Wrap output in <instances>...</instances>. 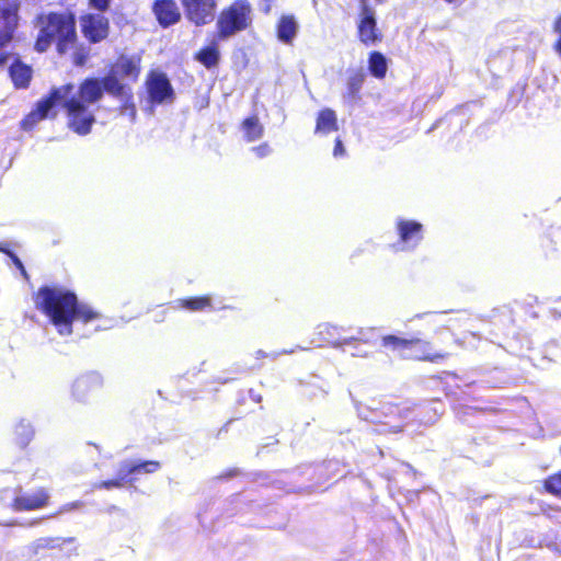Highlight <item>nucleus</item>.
I'll use <instances>...</instances> for the list:
<instances>
[{
	"label": "nucleus",
	"instance_id": "obj_26",
	"mask_svg": "<svg viewBox=\"0 0 561 561\" xmlns=\"http://www.w3.org/2000/svg\"><path fill=\"white\" fill-rule=\"evenodd\" d=\"M241 128L244 134V139L248 142H253L262 138L264 134V127L260 123V119L257 115H251L249 117H245L241 122Z\"/></svg>",
	"mask_w": 561,
	"mask_h": 561
},
{
	"label": "nucleus",
	"instance_id": "obj_27",
	"mask_svg": "<svg viewBox=\"0 0 561 561\" xmlns=\"http://www.w3.org/2000/svg\"><path fill=\"white\" fill-rule=\"evenodd\" d=\"M559 453L561 455V445L559 448ZM542 493H546L552 497L561 500V468L550 474H548L545 479L540 481Z\"/></svg>",
	"mask_w": 561,
	"mask_h": 561
},
{
	"label": "nucleus",
	"instance_id": "obj_21",
	"mask_svg": "<svg viewBox=\"0 0 561 561\" xmlns=\"http://www.w3.org/2000/svg\"><path fill=\"white\" fill-rule=\"evenodd\" d=\"M102 387V378L99 374L90 373L78 377L73 382V391L78 396L94 392Z\"/></svg>",
	"mask_w": 561,
	"mask_h": 561
},
{
	"label": "nucleus",
	"instance_id": "obj_35",
	"mask_svg": "<svg viewBox=\"0 0 561 561\" xmlns=\"http://www.w3.org/2000/svg\"><path fill=\"white\" fill-rule=\"evenodd\" d=\"M116 99H122L124 102L121 106V110L122 111H127L128 114L130 115L131 117V121H135L136 118V115H137V110H136V105L133 101V95L127 99L126 96H115Z\"/></svg>",
	"mask_w": 561,
	"mask_h": 561
},
{
	"label": "nucleus",
	"instance_id": "obj_43",
	"mask_svg": "<svg viewBox=\"0 0 561 561\" xmlns=\"http://www.w3.org/2000/svg\"><path fill=\"white\" fill-rule=\"evenodd\" d=\"M385 0H376L377 3H382Z\"/></svg>",
	"mask_w": 561,
	"mask_h": 561
},
{
	"label": "nucleus",
	"instance_id": "obj_42",
	"mask_svg": "<svg viewBox=\"0 0 561 561\" xmlns=\"http://www.w3.org/2000/svg\"><path fill=\"white\" fill-rule=\"evenodd\" d=\"M359 1H360V5H368L367 0H359Z\"/></svg>",
	"mask_w": 561,
	"mask_h": 561
},
{
	"label": "nucleus",
	"instance_id": "obj_18",
	"mask_svg": "<svg viewBox=\"0 0 561 561\" xmlns=\"http://www.w3.org/2000/svg\"><path fill=\"white\" fill-rule=\"evenodd\" d=\"M299 23L294 14H282L275 24V34L278 42L293 45L298 34Z\"/></svg>",
	"mask_w": 561,
	"mask_h": 561
},
{
	"label": "nucleus",
	"instance_id": "obj_19",
	"mask_svg": "<svg viewBox=\"0 0 561 561\" xmlns=\"http://www.w3.org/2000/svg\"><path fill=\"white\" fill-rule=\"evenodd\" d=\"M366 79V73L362 68L348 69L346 78L345 99L351 102L360 100V90Z\"/></svg>",
	"mask_w": 561,
	"mask_h": 561
},
{
	"label": "nucleus",
	"instance_id": "obj_29",
	"mask_svg": "<svg viewBox=\"0 0 561 561\" xmlns=\"http://www.w3.org/2000/svg\"><path fill=\"white\" fill-rule=\"evenodd\" d=\"M125 474L129 478L133 474H137L140 472L145 473H153L158 471L161 467L160 462L157 460H145L140 462H123Z\"/></svg>",
	"mask_w": 561,
	"mask_h": 561
},
{
	"label": "nucleus",
	"instance_id": "obj_25",
	"mask_svg": "<svg viewBox=\"0 0 561 561\" xmlns=\"http://www.w3.org/2000/svg\"><path fill=\"white\" fill-rule=\"evenodd\" d=\"M368 71L378 80H382L387 76L388 60L385 55L378 50H373L368 54Z\"/></svg>",
	"mask_w": 561,
	"mask_h": 561
},
{
	"label": "nucleus",
	"instance_id": "obj_41",
	"mask_svg": "<svg viewBox=\"0 0 561 561\" xmlns=\"http://www.w3.org/2000/svg\"><path fill=\"white\" fill-rule=\"evenodd\" d=\"M442 1L445 3H448V4H455V3L465 2L466 0H442Z\"/></svg>",
	"mask_w": 561,
	"mask_h": 561
},
{
	"label": "nucleus",
	"instance_id": "obj_32",
	"mask_svg": "<svg viewBox=\"0 0 561 561\" xmlns=\"http://www.w3.org/2000/svg\"><path fill=\"white\" fill-rule=\"evenodd\" d=\"M73 49L71 55V60L75 66L82 67L84 66L90 58V48L84 44L78 43L71 48Z\"/></svg>",
	"mask_w": 561,
	"mask_h": 561
},
{
	"label": "nucleus",
	"instance_id": "obj_31",
	"mask_svg": "<svg viewBox=\"0 0 561 561\" xmlns=\"http://www.w3.org/2000/svg\"><path fill=\"white\" fill-rule=\"evenodd\" d=\"M34 436V430L24 423L18 424L15 428V442L21 448H25Z\"/></svg>",
	"mask_w": 561,
	"mask_h": 561
},
{
	"label": "nucleus",
	"instance_id": "obj_40",
	"mask_svg": "<svg viewBox=\"0 0 561 561\" xmlns=\"http://www.w3.org/2000/svg\"><path fill=\"white\" fill-rule=\"evenodd\" d=\"M241 473L240 469L238 468H229L225 472H222L219 478L220 479H232L238 477Z\"/></svg>",
	"mask_w": 561,
	"mask_h": 561
},
{
	"label": "nucleus",
	"instance_id": "obj_5",
	"mask_svg": "<svg viewBox=\"0 0 561 561\" xmlns=\"http://www.w3.org/2000/svg\"><path fill=\"white\" fill-rule=\"evenodd\" d=\"M440 335L444 345L439 348L433 347L432 343H422L417 337L404 339L394 334L383 335L380 345L404 359L438 363L449 357L447 348L451 343V336L447 331L442 332Z\"/></svg>",
	"mask_w": 561,
	"mask_h": 561
},
{
	"label": "nucleus",
	"instance_id": "obj_8",
	"mask_svg": "<svg viewBox=\"0 0 561 561\" xmlns=\"http://www.w3.org/2000/svg\"><path fill=\"white\" fill-rule=\"evenodd\" d=\"M409 408L400 402H383L376 415L375 423L382 425L385 432L400 433L404 425Z\"/></svg>",
	"mask_w": 561,
	"mask_h": 561
},
{
	"label": "nucleus",
	"instance_id": "obj_12",
	"mask_svg": "<svg viewBox=\"0 0 561 561\" xmlns=\"http://www.w3.org/2000/svg\"><path fill=\"white\" fill-rule=\"evenodd\" d=\"M148 100L152 104L171 103L174 98L173 87L164 72L150 71L146 79Z\"/></svg>",
	"mask_w": 561,
	"mask_h": 561
},
{
	"label": "nucleus",
	"instance_id": "obj_38",
	"mask_svg": "<svg viewBox=\"0 0 561 561\" xmlns=\"http://www.w3.org/2000/svg\"><path fill=\"white\" fill-rule=\"evenodd\" d=\"M7 253L10 255V257H11V260H12L13 264H14V265L16 266V268L21 272L22 276H23L25 279H28V274H27V272H26V270H25V267H24V265H23L22 261H21V260H20V259L14 254V253H12V252H10V251H8Z\"/></svg>",
	"mask_w": 561,
	"mask_h": 561
},
{
	"label": "nucleus",
	"instance_id": "obj_39",
	"mask_svg": "<svg viewBox=\"0 0 561 561\" xmlns=\"http://www.w3.org/2000/svg\"><path fill=\"white\" fill-rule=\"evenodd\" d=\"M333 156L335 158L345 156V148L340 137H336L334 140Z\"/></svg>",
	"mask_w": 561,
	"mask_h": 561
},
{
	"label": "nucleus",
	"instance_id": "obj_9",
	"mask_svg": "<svg viewBox=\"0 0 561 561\" xmlns=\"http://www.w3.org/2000/svg\"><path fill=\"white\" fill-rule=\"evenodd\" d=\"M185 18L195 26H205L216 18L217 0H180Z\"/></svg>",
	"mask_w": 561,
	"mask_h": 561
},
{
	"label": "nucleus",
	"instance_id": "obj_24",
	"mask_svg": "<svg viewBox=\"0 0 561 561\" xmlns=\"http://www.w3.org/2000/svg\"><path fill=\"white\" fill-rule=\"evenodd\" d=\"M341 328L333 324H324L320 327L319 334L322 336L323 342L331 346H343L351 344L355 339L347 337L340 334Z\"/></svg>",
	"mask_w": 561,
	"mask_h": 561
},
{
	"label": "nucleus",
	"instance_id": "obj_10",
	"mask_svg": "<svg viewBox=\"0 0 561 561\" xmlns=\"http://www.w3.org/2000/svg\"><path fill=\"white\" fill-rule=\"evenodd\" d=\"M80 30L89 44H99L110 35V20L100 13H84L80 16Z\"/></svg>",
	"mask_w": 561,
	"mask_h": 561
},
{
	"label": "nucleus",
	"instance_id": "obj_20",
	"mask_svg": "<svg viewBox=\"0 0 561 561\" xmlns=\"http://www.w3.org/2000/svg\"><path fill=\"white\" fill-rule=\"evenodd\" d=\"M339 129L337 117L332 108L325 107L318 112L316 118V134L328 135Z\"/></svg>",
	"mask_w": 561,
	"mask_h": 561
},
{
	"label": "nucleus",
	"instance_id": "obj_36",
	"mask_svg": "<svg viewBox=\"0 0 561 561\" xmlns=\"http://www.w3.org/2000/svg\"><path fill=\"white\" fill-rule=\"evenodd\" d=\"M112 0H88L89 8L99 12H106L111 7Z\"/></svg>",
	"mask_w": 561,
	"mask_h": 561
},
{
	"label": "nucleus",
	"instance_id": "obj_15",
	"mask_svg": "<svg viewBox=\"0 0 561 561\" xmlns=\"http://www.w3.org/2000/svg\"><path fill=\"white\" fill-rule=\"evenodd\" d=\"M152 12L162 27L172 26L181 21V11L174 0H154Z\"/></svg>",
	"mask_w": 561,
	"mask_h": 561
},
{
	"label": "nucleus",
	"instance_id": "obj_13",
	"mask_svg": "<svg viewBox=\"0 0 561 561\" xmlns=\"http://www.w3.org/2000/svg\"><path fill=\"white\" fill-rule=\"evenodd\" d=\"M10 58L8 65V76L15 90H25L31 85L33 79V68L24 62L18 53L9 50Z\"/></svg>",
	"mask_w": 561,
	"mask_h": 561
},
{
	"label": "nucleus",
	"instance_id": "obj_22",
	"mask_svg": "<svg viewBox=\"0 0 561 561\" xmlns=\"http://www.w3.org/2000/svg\"><path fill=\"white\" fill-rule=\"evenodd\" d=\"M176 308L192 312L204 311L213 308L211 297L209 295L186 297L176 300Z\"/></svg>",
	"mask_w": 561,
	"mask_h": 561
},
{
	"label": "nucleus",
	"instance_id": "obj_6",
	"mask_svg": "<svg viewBox=\"0 0 561 561\" xmlns=\"http://www.w3.org/2000/svg\"><path fill=\"white\" fill-rule=\"evenodd\" d=\"M254 8L249 0H233L225 5L216 16L218 37L229 39L252 28Z\"/></svg>",
	"mask_w": 561,
	"mask_h": 561
},
{
	"label": "nucleus",
	"instance_id": "obj_28",
	"mask_svg": "<svg viewBox=\"0 0 561 561\" xmlns=\"http://www.w3.org/2000/svg\"><path fill=\"white\" fill-rule=\"evenodd\" d=\"M133 478H129L127 474H125L124 466L121 465L118 476L113 479L99 481L92 484V490H112V489H119L126 485L127 483L133 482Z\"/></svg>",
	"mask_w": 561,
	"mask_h": 561
},
{
	"label": "nucleus",
	"instance_id": "obj_7",
	"mask_svg": "<svg viewBox=\"0 0 561 561\" xmlns=\"http://www.w3.org/2000/svg\"><path fill=\"white\" fill-rule=\"evenodd\" d=\"M21 0H0V69L11 57L7 46L13 41L20 24Z\"/></svg>",
	"mask_w": 561,
	"mask_h": 561
},
{
	"label": "nucleus",
	"instance_id": "obj_33",
	"mask_svg": "<svg viewBox=\"0 0 561 561\" xmlns=\"http://www.w3.org/2000/svg\"><path fill=\"white\" fill-rule=\"evenodd\" d=\"M444 331H447L450 334V336H451V343L449 344V346L447 348V352L449 353V356H450L451 355L450 348L454 345L455 339H454V335H453L451 331L448 328H446V327L438 328V330L435 332V336L433 337V340L432 341H426V343H432L433 347H435V348L443 347L444 340H443L440 333L444 332ZM422 343H425V341H422Z\"/></svg>",
	"mask_w": 561,
	"mask_h": 561
},
{
	"label": "nucleus",
	"instance_id": "obj_30",
	"mask_svg": "<svg viewBox=\"0 0 561 561\" xmlns=\"http://www.w3.org/2000/svg\"><path fill=\"white\" fill-rule=\"evenodd\" d=\"M71 541V539H62V538H54V537H43L37 539L32 549L34 553H38L41 550L54 549L60 547L62 543Z\"/></svg>",
	"mask_w": 561,
	"mask_h": 561
},
{
	"label": "nucleus",
	"instance_id": "obj_11",
	"mask_svg": "<svg viewBox=\"0 0 561 561\" xmlns=\"http://www.w3.org/2000/svg\"><path fill=\"white\" fill-rule=\"evenodd\" d=\"M357 37L365 46L379 44L383 39V34L377 25L375 12L369 5H360Z\"/></svg>",
	"mask_w": 561,
	"mask_h": 561
},
{
	"label": "nucleus",
	"instance_id": "obj_4",
	"mask_svg": "<svg viewBox=\"0 0 561 561\" xmlns=\"http://www.w3.org/2000/svg\"><path fill=\"white\" fill-rule=\"evenodd\" d=\"M39 26L34 50L42 54L54 44L59 55L67 54L78 42L77 16L71 9L49 11L36 16Z\"/></svg>",
	"mask_w": 561,
	"mask_h": 561
},
{
	"label": "nucleus",
	"instance_id": "obj_23",
	"mask_svg": "<svg viewBox=\"0 0 561 561\" xmlns=\"http://www.w3.org/2000/svg\"><path fill=\"white\" fill-rule=\"evenodd\" d=\"M432 379L443 387L446 394H456L462 386V378L455 371L444 370L432 376Z\"/></svg>",
	"mask_w": 561,
	"mask_h": 561
},
{
	"label": "nucleus",
	"instance_id": "obj_34",
	"mask_svg": "<svg viewBox=\"0 0 561 561\" xmlns=\"http://www.w3.org/2000/svg\"><path fill=\"white\" fill-rule=\"evenodd\" d=\"M552 30L558 35L553 43V49L561 57V13L554 19Z\"/></svg>",
	"mask_w": 561,
	"mask_h": 561
},
{
	"label": "nucleus",
	"instance_id": "obj_2",
	"mask_svg": "<svg viewBox=\"0 0 561 561\" xmlns=\"http://www.w3.org/2000/svg\"><path fill=\"white\" fill-rule=\"evenodd\" d=\"M35 308L47 317L60 335L73 332V322L84 324L101 318L90 305L79 301L75 291L62 286L43 285L33 294Z\"/></svg>",
	"mask_w": 561,
	"mask_h": 561
},
{
	"label": "nucleus",
	"instance_id": "obj_3",
	"mask_svg": "<svg viewBox=\"0 0 561 561\" xmlns=\"http://www.w3.org/2000/svg\"><path fill=\"white\" fill-rule=\"evenodd\" d=\"M141 73V56L139 54H118L110 65L108 72L103 78L88 77L79 83V92L93 103L102 100L104 92L112 96H131V89L121 79L137 82Z\"/></svg>",
	"mask_w": 561,
	"mask_h": 561
},
{
	"label": "nucleus",
	"instance_id": "obj_1",
	"mask_svg": "<svg viewBox=\"0 0 561 561\" xmlns=\"http://www.w3.org/2000/svg\"><path fill=\"white\" fill-rule=\"evenodd\" d=\"M57 104L64 108L70 130L79 136L90 134L95 123V115L90 110L92 102L83 98L79 87L76 88L73 83L50 89L48 94L38 100L35 107L22 119V129L31 130L38 122L54 117L56 113H53V110Z\"/></svg>",
	"mask_w": 561,
	"mask_h": 561
},
{
	"label": "nucleus",
	"instance_id": "obj_37",
	"mask_svg": "<svg viewBox=\"0 0 561 561\" xmlns=\"http://www.w3.org/2000/svg\"><path fill=\"white\" fill-rule=\"evenodd\" d=\"M251 150L259 158H265L272 152L271 146L267 142H262V144L253 147Z\"/></svg>",
	"mask_w": 561,
	"mask_h": 561
},
{
	"label": "nucleus",
	"instance_id": "obj_16",
	"mask_svg": "<svg viewBox=\"0 0 561 561\" xmlns=\"http://www.w3.org/2000/svg\"><path fill=\"white\" fill-rule=\"evenodd\" d=\"M399 241L409 249L415 248L423 239V225L415 220L399 219L396 224Z\"/></svg>",
	"mask_w": 561,
	"mask_h": 561
},
{
	"label": "nucleus",
	"instance_id": "obj_14",
	"mask_svg": "<svg viewBox=\"0 0 561 561\" xmlns=\"http://www.w3.org/2000/svg\"><path fill=\"white\" fill-rule=\"evenodd\" d=\"M224 41L216 32L213 33L207 43L194 53L193 59L207 70L216 69L221 61L220 42Z\"/></svg>",
	"mask_w": 561,
	"mask_h": 561
},
{
	"label": "nucleus",
	"instance_id": "obj_17",
	"mask_svg": "<svg viewBox=\"0 0 561 561\" xmlns=\"http://www.w3.org/2000/svg\"><path fill=\"white\" fill-rule=\"evenodd\" d=\"M49 503V494L45 488H39L33 495H19L12 500L14 512H28L44 508Z\"/></svg>",
	"mask_w": 561,
	"mask_h": 561
}]
</instances>
